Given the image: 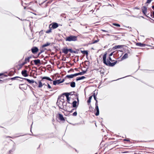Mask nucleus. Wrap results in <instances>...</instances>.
Instances as JSON below:
<instances>
[{
    "label": "nucleus",
    "mask_w": 154,
    "mask_h": 154,
    "mask_svg": "<svg viewBox=\"0 0 154 154\" xmlns=\"http://www.w3.org/2000/svg\"><path fill=\"white\" fill-rule=\"evenodd\" d=\"M44 80L42 79L41 81L39 82V85H38V88H41L43 86L42 83L43 82Z\"/></svg>",
    "instance_id": "obj_21"
},
{
    "label": "nucleus",
    "mask_w": 154,
    "mask_h": 154,
    "mask_svg": "<svg viewBox=\"0 0 154 154\" xmlns=\"http://www.w3.org/2000/svg\"><path fill=\"white\" fill-rule=\"evenodd\" d=\"M128 152H129L128 151H124V152L122 151V152H121V153H128Z\"/></svg>",
    "instance_id": "obj_44"
},
{
    "label": "nucleus",
    "mask_w": 154,
    "mask_h": 154,
    "mask_svg": "<svg viewBox=\"0 0 154 154\" xmlns=\"http://www.w3.org/2000/svg\"><path fill=\"white\" fill-rule=\"evenodd\" d=\"M70 86L72 88H74L75 86V83L74 82H72L70 83Z\"/></svg>",
    "instance_id": "obj_27"
},
{
    "label": "nucleus",
    "mask_w": 154,
    "mask_h": 154,
    "mask_svg": "<svg viewBox=\"0 0 154 154\" xmlns=\"http://www.w3.org/2000/svg\"><path fill=\"white\" fill-rule=\"evenodd\" d=\"M77 112L76 111H75V112H74L72 114V115L73 116H77Z\"/></svg>",
    "instance_id": "obj_36"
},
{
    "label": "nucleus",
    "mask_w": 154,
    "mask_h": 154,
    "mask_svg": "<svg viewBox=\"0 0 154 154\" xmlns=\"http://www.w3.org/2000/svg\"><path fill=\"white\" fill-rule=\"evenodd\" d=\"M43 30H42V31H41L39 33V34H42L43 33Z\"/></svg>",
    "instance_id": "obj_49"
},
{
    "label": "nucleus",
    "mask_w": 154,
    "mask_h": 154,
    "mask_svg": "<svg viewBox=\"0 0 154 154\" xmlns=\"http://www.w3.org/2000/svg\"><path fill=\"white\" fill-rule=\"evenodd\" d=\"M26 6H24V9H25L26 8Z\"/></svg>",
    "instance_id": "obj_61"
},
{
    "label": "nucleus",
    "mask_w": 154,
    "mask_h": 154,
    "mask_svg": "<svg viewBox=\"0 0 154 154\" xmlns=\"http://www.w3.org/2000/svg\"><path fill=\"white\" fill-rule=\"evenodd\" d=\"M75 109L74 108H72V109H71V110L72 111V112H73V110H74Z\"/></svg>",
    "instance_id": "obj_56"
},
{
    "label": "nucleus",
    "mask_w": 154,
    "mask_h": 154,
    "mask_svg": "<svg viewBox=\"0 0 154 154\" xmlns=\"http://www.w3.org/2000/svg\"><path fill=\"white\" fill-rule=\"evenodd\" d=\"M64 81H65L64 79H63L62 81H60V82H61L60 83H62Z\"/></svg>",
    "instance_id": "obj_47"
},
{
    "label": "nucleus",
    "mask_w": 154,
    "mask_h": 154,
    "mask_svg": "<svg viewBox=\"0 0 154 154\" xmlns=\"http://www.w3.org/2000/svg\"><path fill=\"white\" fill-rule=\"evenodd\" d=\"M152 0H147L146 3H150Z\"/></svg>",
    "instance_id": "obj_40"
},
{
    "label": "nucleus",
    "mask_w": 154,
    "mask_h": 154,
    "mask_svg": "<svg viewBox=\"0 0 154 154\" xmlns=\"http://www.w3.org/2000/svg\"><path fill=\"white\" fill-rule=\"evenodd\" d=\"M42 79L43 80V79H45L47 80H49V81H52V79L48 77H46V76L43 77L42 78Z\"/></svg>",
    "instance_id": "obj_25"
},
{
    "label": "nucleus",
    "mask_w": 154,
    "mask_h": 154,
    "mask_svg": "<svg viewBox=\"0 0 154 154\" xmlns=\"http://www.w3.org/2000/svg\"><path fill=\"white\" fill-rule=\"evenodd\" d=\"M135 8L136 9H137V10H139L140 9V8H138L137 7H136Z\"/></svg>",
    "instance_id": "obj_52"
},
{
    "label": "nucleus",
    "mask_w": 154,
    "mask_h": 154,
    "mask_svg": "<svg viewBox=\"0 0 154 154\" xmlns=\"http://www.w3.org/2000/svg\"><path fill=\"white\" fill-rule=\"evenodd\" d=\"M124 46V45H116L112 48L113 50H114L116 49L119 48H120L123 47Z\"/></svg>",
    "instance_id": "obj_17"
},
{
    "label": "nucleus",
    "mask_w": 154,
    "mask_h": 154,
    "mask_svg": "<svg viewBox=\"0 0 154 154\" xmlns=\"http://www.w3.org/2000/svg\"><path fill=\"white\" fill-rule=\"evenodd\" d=\"M32 53L34 54H36L38 51L39 50L36 47H33L31 50Z\"/></svg>",
    "instance_id": "obj_6"
},
{
    "label": "nucleus",
    "mask_w": 154,
    "mask_h": 154,
    "mask_svg": "<svg viewBox=\"0 0 154 154\" xmlns=\"http://www.w3.org/2000/svg\"><path fill=\"white\" fill-rule=\"evenodd\" d=\"M50 45V43L47 42L46 44L43 45L42 46V47L43 48L45 47H46L49 46Z\"/></svg>",
    "instance_id": "obj_29"
},
{
    "label": "nucleus",
    "mask_w": 154,
    "mask_h": 154,
    "mask_svg": "<svg viewBox=\"0 0 154 154\" xmlns=\"http://www.w3.org/2000/svg\"><path fill=\"white\" fill-rule=\"evenodd\" d=\"M97 94H95V92H94V93H93V95H92V96H93V97H94V96H96Z\"/></svg>",
    "instance_id": "obj_46"
},
{
    "label": "nucleus",
    "mask_w": 154,
    "mask_h": 154,
    "mask_svg": "<svg viewBox=\"0 0 154 154\" xmlns=\"http://www.w3.org/2000/svg\"><path fill=\"white\" fill-rule=\"evenodd\" d=\"M77 103L78 104L77 101L76 100L74 101L72 103V107L73 108H77Z\"/></svg>",
    "instance_id": "obj_18"
},
{
    "label": "nucleus",
    "mask_w": 154,
    "mask_h": 154,
    "mask_svg": "<svg viewBox=\"0 0 154 154\" xmlns=\"http://www.w3.org/2000/svg\"><path fill=\"white\" fill-rule=\"evenodd\" d=\"M58 117L60 120L61 121H65V119L63 117V115L60 113L58 114Z\"/></svg>",
    "instance_id": "obj_11"
},
{
    "label": "nucleus",
    "mask_w": 154,
    "mask_h": 154,
    "mask_svg": "<svg viewBox=\"0 0 154 154\" xmlns=\"http://www.w3.org/2000/svg\"><path fill=\"white\" fill-rule=\"evenodd\" d=\"M99 41V39H97V40H95L93 42H92V44H94L96 43Z\"/></svg>",
    "instance_id": "obj_37"
},
{
    "label": "nucleus",
    "mask_w": 154,
    "mask_h": 154,
    "mask_svg": "<svg viewBox=\"0 0 154 154\" xmlns=\"http://www.w3.org/2000/svg\"><path fill=\"white\" fill-rule=\"evenodd\" d=\"M72 92L70 93H63L62 95H61L60 97H63V98L64 97V96H63V95H65L66 97V99L69 98V95L71 94V93H72Z\"/></svg>",
    "instance_id": "obj_10"
},
{
    "label": "nucleus",
    "mask_w": 154,
    "mask_h": 154,
    "mask_svg": "<svg viewBox=\"0 0 154 154\" xmlns=\"http://www.w3.org/2000/svg\"><path fill=\"white\" fill-rule=\"evenodd\" d=\"M18 78H20V79H22L23 80H26L28 82H29V79H25V78L23 79L22 78H20V77H18V76L15 77H14V78H12L11 79L12 80H14V79L18 80V79H17Z\"/></svg>",
    "instance_id": "obj_15"
},
{
    "label": "nucleus",
    "mask_w": 154,
    "mask_h": 154,
    "mask_svg": "<svg viewBox=\"0 0 154 154\" xmlns=\"http://www.w3.org/2000/svg\"><path fill=\"white\" fill-rule=\"evenodd\" d=\"M3 74H2V73H0V76H1Z\"/></svg>",
    "instance_id": "obj_64"
},
{
    "label": "nucleus",
    "mask_w": 154,
    "mask_h": 154,
    "mask_svg": "<svg viewBox=\"0 0 154 154\" xmlns=\"http://www.w3.org/2000/svg\"><path fill=\"white\" fill-rule=\"evenodd\" d=\"M113 25L117 27H120V25L119 24L117 23H113Z\"/></svg>",
    "instance_id": "obj_33"
},
{
    "label": "nucleus",
    "mask_w": 154,
    "mask_h": 154,
    "mask_svg": "<svg viewBox=\"0 0 154 154\" xmlns=\"http://www.w3.org/2000/svg\"><path fill=\"white\" fill-rule=\"evenodd\" d=\"M51 24L52 25L51 28L54 29H56L58 26V24L56 23H53Z\"/></svg>",
    "instance_id": "obj_12"
},
{
    "label": "nucleus",
    "mask_w": 154,
    "mask_h": 154,
    "mask_svg": "<svg viewBox=\"0 0 154 154\" xmlns=\"http://www.w3.org/2000/svg\"><path fill=\"white\" fill-rule=\"evenodd\" d=\"M102 30L104 32H107L105 30Z\"/></svg>",
    "instance_id": "obj_58"
},
{
    "label": "nucleus",
    "mask_w": 154,
    "mask_h": 154,
    "mask_svg": "<svg viewBox=\"0 0 154 154\" xmlns=\"http://www.w3.org/2000/svg\"><path fill=\"white\" fill-rule=\"evenodd\" d=\"M94 98L95 100L96 101V103H98V101L97 99V97L96 96H94Z\"/></svg>",
    "instance_id": "obj_34"
},
{
    "label": "nucleus",
    "mask_w": 154,
    "mask_h": 154,
    "mask_svg": "<svg viewBox=\"0 0 154 154\" xmlns=\"http://www.w3.org/2000/svg\"><path fill=\"white\" fill-rule=\"evenodd\" d=\"M124 140L127 141H130V140L128 139H125Z\"/></svg>",
    "instance_id": "obj_48"
},
{
    "label": "nucleus",
    "mask_w": 154,
    "mask_h": 154,
    "mask_svg": "<svg viewBox=\"0 0 154 154\" xmlns=\"http://www.w3.org/2000/svg\"><path fill=\"white\" fill-rule=\"evenodd\" d=\"M92 97H93V96L92 95L89 97L88 99L87 100V103H88V104L89 103H91V99H92ZM88 105H89V104H88Z\"/></svg>",
    "instance_id": "obj_31"
},
{
    "label": "nucleus",
    "mask_w": 154,
    "mask_h": 154,
    "mask_svg": "<svg viewBox=\"0 0 154 154\" xmlns=\"http://www.w3.org/2000/svg\"><path fill=\"white\" fill-rule=\"evenodd\" d=\"M75 76V74H71L70 75H67L66 76V77L67 78L69 79H71L73 78Z\"/></svg>",
    "instance_id": "obj_24"
},
{
    "label": "nucleus",
    "mask_w": 154,
    "mask_h": 154,
    "mask_svg": "<svg viewBox=\"0 0 154 154\" xmlns=\"http://www.w3.org/2000/svg\"><path fill=\"white\" fill-rule=\"evenodd\" d=\"M86 78L84 76H82L81 77H79L76 78V81H78L81 80H82L85 79Z\"/></svg>",
    "instance_id": "obj_20"
},
{
    "label": "nucleus",
    "mask_w": 154,
    "mask_h": 154,
    "mask_svg": "<svg viewBox=\"0 0 154 154\" xmlns=\"http://www.w3.org/2000/svg\"><path fill=\"white\" fill-rule=\"evenodd\" d=\"M51 24H50V25H49V29L47 30L46 32H45L47 33H49L50 32H51V28H50V26H51Z\"/></svg>",
    "instance_id": "obj_30"
},
{
    "label": "nucleus",
    "mask_w": 154,
    "mask_h": 154,
    "mask_svg": "<svg viewBox=\"0 0 154 154\" xmlns=\"http://www.w3.org/2000/svg\"><path fill=\"white\" fill-rule=\"evenodd\" d=\"M142 11L144 14L145 15L147 12V8L144 6L141 8Z\"/></svg>",
    "instance_id": "obj_13"
},
{
    "label": "nucleus",
    "mask_w": 154,
    "mask_h": 154,
    "mask_svg": "<svg viewBox=\"0 0 154 154\" xmlns=\"http://www.w3.org/2000/svg\"><path fill=\"white\" fill-rule=\"evenodd\" d=\"M81 52L82 54H86V56H87L88 54V51L87 50H84V51L81 50Z\"/></svg>",
    "instance_id": "obj_28"
},
{
    "label": "nucleus",
    "mask_w": 154,
    "mask_h": 154,
    "mask_svg": "<svg viewBox=\"0 0 154 154\" xmlns=\"http://www.w3.org/2000/svg\"><path fill=\"white\" fill-rule=\"evenodd\" d=\"M152 9H154V5H152Z\"/></svg>",
    "instance_id": "obj_57"
},
{
    "label": "nucleus",
    "mask_w": 154,
    "mask_h": 154,
    "mask_svg": "<svg viewBox=\"0 0 154 154\" xmlns=\"http://www.w3.org/2000/svg\"><path fill=\"white\" fill-rule=\"evenodd\" d=\"M77 40V36L71 35L66 37L65 38V40L66 41H75Z\"/></svg>",
    "instance_id": "obj_4"
},
{
    "label": "nucleus",
    "mask_w": 154,
    "mask_h": 154,
    "mask_svg": "<svg viewBox=\"0 0 154 154\" xmlns=\"http://www.w3.org/2000/svg\"><path fill=\"white\" fill-rule=\"evenodd\" d=\"M70 82H69V83H65V84L66 85H69V84H70Z\"/></svg>",
    "instance_id": "obj_55"
},
{
    "label": "nucleus",
    "mask_w": 154,
    "mask_h": 154,
    "mask_svg": "<svg viewBox=\"0 0 154 154\" xmlns=\"http://www.w3.org/2000/svg\"><path fill=\"white\" fill-rule=\"evenodd\" d=\"M85 62H87V64H85L86 66H87L88 65L90 64V62L88 61H85Z\"/></svg>",
    "instance_id": "obj_39"
},
{
    "label": "nucleus",
    "mask_w": 154,
    "mask_h": 154,
    "mask_svg": "<svg viewBox=\"0 0 154 154\" xmlns=\"http://www.w3.org/2000/svg\"><path fill=\"white\" fill-rule=\"evenodd\" d=\"M47 86L48 88L51 89V86L49 85V84L48 83H47Z\"/></svg>",
    "instance_id": "obj_41"
},
{
    "label": "nucleus",
    "mask_w": 154,
    "mask_h": 154,
    "mask_svg": "<svg viewBox=\"0 0 154 154\" xmlns=\"http://www.w3.org/2000/svg\"><path fill=\"white\" fill-rule=\"evenodd\" d=\"M26 72L27 71L26 70L22 71L21 72L22 75L25 77L27 76L28 75L27 74Z\"/></svg>",
    "instance_id": "obj_23"
},
{
    "label": "nucleus",
    "mask_w": 154,
    "mask_h": 154,
    "mask_svg": "<svg viewBox=\"0 0 154 154\" xmlns=\"http://www.w3.org/2000/svg\"><path fill=\"white\" fill-rule=\"evenodd\" d=\"M62 52L65 54H67L68 52L71 53L77 54V52L75 51H73L71 48L68 49L67 47H64L62 49Z\"/></svg>",
    "instance_id": "obj_3"
},
{
    "label": "nucleus",
    "mask_w": 154,
    "mask_h": 154,
    "mask_svg": "<svg viewBox=\"0 0 154 154\" xmlns=\"http://www.w3.org/2000/svg\"><path fill=\"white\" fill-rule=\"evenodd\" d=\"M46 58H47V57H45V58H44V60H45V59H46Z\"/></svg>",
    "instance_id": "obj_62"
},
{
    "label": "nucleus",
    "mask_w": 154,
    "mask_h": 154,
    "mask_svg": "<svg viewBox=\"0 0 154 154\" xmlns=\"http://www.w3.org/2000/svg\"><path fill=\"white\" fill-rule=\"evenodd\" d=\"M70 97L67 98V102L69 104H70V103L69 102V101L70 100Z\"/></svg>",
    "instance_id": "obj_38"
},
{
    "label": "nucleus",
    "mask_w": 154,
    "mask_h": 154,
    "mask_svg": "<svg viewBox=\"0 0 154 154\" xmlns=\"http://www.w3.org/2000/svg\"><path fill=\"white\" fill-rule=\"evenodd\" d=\"M95 109L96 110V112L95 113V114L96 116H98L99 114V110L98 103H95Z\"/></svg>",
    "instance_id": "obj_9"
},
{
    "label": "nucleus",
    "mask_w": 154,
    "mask_h": 154,
    "mask_svg": "<svg viewBox=\"0 0 154 154\" xmlns=\"http://www.w3.org/2000/svg\"><path fill=\"white\" fill-rule=\"evenodd\" d=\"M107 54V53L105 52L103 56V63L107 66L112 67L114 66L117 63V61H116L113 63H111L109 60H107L106 61V57Z\"/></svg>",
    "instance_id": "obj_1"
},
{
    "label": "nucleus",
    "mask_w": 154,
    "mask_h": 154,
    "mask_svg": "<svg viewBox=\"0 0 154 154\" xmlns=\"http://www.w3.org/2000/svg\"><path fill=\"white\" fill-rule=\"evenodd\" d=\"M59 100V97H58L57 102V104L58 106L60 109H63L64 108V104L65 103V102L63 98H61V99L59 100V102H58Z\"/></svg>",
    "instance_id": "obj_2"
},
{
    "label": "nucleus",
    "mask_w": 154,
    "mask_h": 154,
    "mask_svg": "<svg viewBox=\"0 0 154 154\" xmlns=\"http://www.w3.org/2000/svg\"><path fill=\"white\" fill-rule=\"evenodd\" d=\"M40 57H44V56L42 55H41V56H40Z\"/></svg>",
    "instance_id": "obj_60"
},
{
    "label": "nucleus",
    "mask_w": 154,
    "mask_h": 154,
    "mask_svg": "<svg viewBox=\"0 0 154 154\" xmlns=\"http://www.w3.org/2000/svg\"><path fill=\"white\" fill-rule=\"evenodd\" d=\"M88 68L87 69L85 70H83L82 69V72H79L78 73H75V76H77L78 75H83L84 74L86 73V72L87 71Z\"/></svg>",
    "instance_id": "obj_7"
},
{
    "label": "nucleus",
    "mask_w": 154,
    "mask_h": 154,
    "mask_svg": "<svg viewBox=\"0 0 154 154\" xmlns=\"http://www.w3.org/2000/svg\"><path fill=\"white\" fill-rule=\"evenodd\" d=\"M70 71H74L73 69H71L68 72H69Z\"/></svg>",
    "instance_id": "obj_53"
},
{
    "label": "nucleus",
    "mask_w": 154,
    "mask_h": 154,
    "mask_svg": "<svg viewBox=\"0 0 154 154\" xmlns=\"http://www.w3.org/2000/svg\"><path fill=\"white\" fill-rule=\"evenodd\" d=\"M65 109L66 110L70 109V108H72L70 105H67V103H66V105H65Z\"/></svg>",
    "instance_id": "obj_22"
},
{
    "label": "nucleus",
    "mask_w": 154,
    "mask_h": 154,
    "mask_svg": "<svg viewBox=\"0 0 154 154\" xmlns=\"http://www.w3.org/2000/svg\"><path fill=\"white\" fill-rule=\"evenodd\" d=\"M34 83L33 85L35 86L36 85L37 83L36 82H34L33 80L29 79V84Z\"/></svg>",
    "instance_id": "obj_26"
},
{
    "label": "nucleus",
    "mask_w": 154,
    "mask_h": 154,
    "mask_svg": "<svg viewBox=\"0 0 154 154\" xmlns=\"http://www.w3.org/2000/svg\"><path fill=\"white\" fill-rule=\"evenodd\" d=\"M136 45L137 46H139V47H145L146 46V44L143 43H142L140 42H137L136 43Z\"/></svg>",
    "instance_id": "obj_16"
},
{
    "label": "nucleus",
    "mask_w": 154,
    "mask_h": 154,
    "mask_svg": "<svg viewBox=\"0 0 154 154\" xmlns=\"http://www.w3.org/2000/svg\"><path fill=\"white\" fill-rule=\"evenodd\" d=\"M131 50V49H130L129 50L128 49L125 51V52H126V53L122 57V60H123L126 58H127L128 57V54H130Z\"/></svg>",
    "instance_id": "obj_5"
},
{
    "label": "nucleus",
    "mask_w": 154,
    "mask_h": 154,
    "mask_svg": "<svg viewBox=\"0 0 154 154\" xmlns=\"http://www.w3.org/2000/svg\"><path fill=\"white\" fill-rule=\"evenodd\" d=\"M33 62L35 65H38L40 63V60L39 59L35 60H33Z\"/></svg>",
    "instance_id": "obj_19"
},
{
    "label": "nucleus",
    "mask_w": 154,
    "mask_h": 154,
    "mask_svg": "<svg viewBox=\"0 0 154 154\" xmlns=\"http://www.w3.org/2000/svg\"><path fill=\"white\" fill-rule=\"evenodd\" d=\"M32 124L31 125V128H30V131L31 132V133H32V132L31 131V128H32Z\"/></svg>",
    "instance_id": "obj_54"
},
{
    "label": "nucleus",
    "mask_w": 154,
    "mask_h": 154,
    "mask_svg": "<svg viewBox=\"0 0 154 154\" xmlns=\"http://www.w3.org/2000/svg\"><path fill=\"white\" fill-rule=\"evenodd\" d=\"M32 3V2H29V5H31Z\"/></svg>",
    "instance_id": "obj_63"
},
{
    "label": "nucleus",
    "mask_w": 154,
    "mask_h": 154,
    "mask_svg": "<svg viewBox=\"0 0 154 154\" xmlns=\"http://www.w3.org/2000/svg\"><path fill=\"white\" fill-rule=\"evenodd\" d=\"M29 76H32V74L30 73L29 75Z\"/></svg>",
    "instance_id": "obj_59"
},
{
    "label": "nucleus",
    "mask_w": 154,
    "mask_h": 154,
    "mask_svg": "<svg viewBox=\"0 0 154 154\" xmlns=\"http://www.w3.org/2000/svg\"><path fill=\"white\" fill-rule=\"evenodd\" d=\"M66 111L68 112L69 113H72V111L71 110H70V109L69 110H66Z\"/></svg>",
    "instance_id": "obj_45"
},
{
    "label": "nucleus",
    "mask_w": 154,
    "mask_h": 154,
    "mask_svg": "<svg viewBox=\"0 0 154 154\" xmlns=\"http://www.w3.org/2000/svg\"><path fill=\"white\" fill-rule=\"evenodd\" d=\"M114 51L112 52L109 55V56L110 57L111 56H112L113 55L114 53Z\"/></svg>",
    "instance_id": "obj_42"
},
{
    "label": "nucleus",
    "mask_w": 154,
    "mask_h": 154,
    "mask_svg": "<svg viewBox=\"0 0 154 154\" xmlns=\"http://www.w3.org/2000/svg\"><path fill=\"white\" fill-rule=\"evenodd\" d=\"M114 142H114V141H111V142H110V144L112 145Z\"/></svg>",
    "instance_id": "obj_50"
},
{
    "label": "nucleus",
    "mask_w": 154,
    "mask_h": 154,
    "mask_svg": "<svg viewBox=\"0 0 154 154\" xmlns=\"http://www.w3.org/2000/svg\"><path fill=\"white\" fill-rule=\"evenodd\" d=\"M78 95H79L78 94H75V95L76 97V99H77V102H78V105L79 104V97H78Z\"/></svg>",
    "instance_id": "obj_32"
},
{
    "label": "nucleus",
    "mask_w": 154,
    "mask_h": 154,
    "mask_svg": "<svg viewBox=\"0 0 154 154\" xmlns=\"http://www.w3.org/2000/svg\"><path fill=\"white\" fill-rule=\"evenodd\" d=\"M107 60H109V61H111V62L113 61V60H112V58L110 56H109V57L108 58V59H107Z\"/></svg>",
    "instance_id": "obj_35"
},
{
    "label": "nucleus",
    "mask_w": 154,
    "mask_h": 154,
    "mask_svg": "<svg viewBox=\"0 0 154 154\" xmlns=\"http://www.w3.org/2000/svg\"><path fill=\"white\" fill-rule=\"evenodd\" d=\"M152 15H153V16H152V14H151V16L152 17V18H154V14H152Z\"/></svg>",
    "instance_id": "obj_51"
},
{
    "label": "nucleus",
    "mask_w": 154,
    "mask_h": 154,
    "mask_svg": "<svg viewBox=\"0 0 154 154\" xmlns=\"http://www.w3.org/2000/svg\"><path fill=\"white\" fill-rule=\"evenodd\" d=\"M25 61L29 62V57H27V58L26 59Z\"/></svg>",
    "instance_id": "obj_43"
},
{
    "label": "nucleus",
    "mask_w": 154,
    "mask_h": 154,
    "mask_svg": "<svg viewBox=\"0 0 154 154\" xmlns=\"http://www.w3.org/2000/svg\"><path fill=\"white\" fill-rule=\"evenodd\" d=\"M40 52L38 53V54L36 55L35 56H34L33 55H31L30 56H29V59L31 58L32 57H33L35 58H38L39 57L40 54L42 53V52H44V51H43V50H40Z\"/></svg>",
    "instance_id": "obj_8"
},
{
    "label": "nucleus",
    "mask_w": 154,
    "mask_h": 154,
    "mask_svg": "<svg viewBox=\"0 0 154 154\" xmlns=\"http://www.w3.org/2000/svg\"><path fill=\"white\" fill-rule=\"evenodd\" d=\"M60 82V79L53 81V85H56L57 84H60L61 83Z\"/></svg>",
    "instance_id": "obj_14"
}]
</instances>
